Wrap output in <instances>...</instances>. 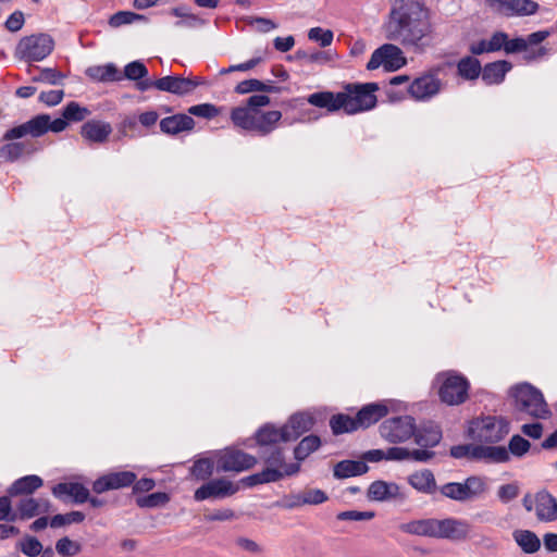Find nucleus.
<instances>
[{
	"label": "nucleus",
	"mask_w": 557,
	"mask_h": 557,
	"mask_svg": "<svg viewBox=\"0 0 557 557\" xmlns=\"http://www.w3.org/2000/svg\"><path fill=\"white\" fill-rule=\"evenodd\" d=\"M28 135L32 137H40L48 131L60 133L64 131L67 123L62 119L51 121L49 114H39L25 122Z\"/></svg>",
	"instance_id": "a211bd4d"
},
{
	"label": "nucleus",
	"mask_w": 557,
	"mask_h": 557,
	"mask_svg": "<svg viewBox=\"0 0 557 557\" xmlns=\"http://www.w3.org/2000/svg\"><path fill=\"white\" fill-rule=\"evenodd\" d=\"M26 151V145L22 141L8 143L0 148V157L8 161H15Z\"/></svg>",
	"instance_id": "49530a36"
},
{
	"label": "nucleus",
	"mask_w": 557,
	"mask_h": 557,
	"mask_svg": "<svg viewBox=\"0 0 557 557\" xmlns=\"http://www.w3.org/2000/svg\"><path fill=\"white\" fill-rule=\"evenodd\" d=\"M442 82L434 74H424L417 77L408 87V92L416 100H428L437 95L441 90Z\"/></svg>",
	"instance_id": "f3484780"
},
{
	"label": "nucleus",
	"mask_w": 557,
	"mask_h": 557,
	"mask_svg": "<svg viewBox=\"0 0 557 557\" xmlns=\"http://www.w3.org/2000/svg\"><path fill=\"white\" fill-rule=\"evenodd\" d=\"M314 421L310 414L301 412L293 414L288 422L284 425L285 430L287 431L288 441L297 440L304 433L311 430Z\"/></svg>",
	"instance_id": "cd10ccee"
},
{
	"label": "nucleus",
	"mask_w": 557,
	"mask_h": 557,
	"mask_svg": "<svg viewBox=\"0 0 557 557\" xmlns=\"http://www.w3.org/2000/svg\"><path fill=\"white\" fill-rule=\"evenodd\" d=\"M136 480L132 471L111 472L98 478L92 484V491L102 494L110 490H117L131 486Z\"/></svg>",
	"instance_id": "dca6fc26"
},
{
	"label": "nucleus",
	"mask_w": 557,
	"mask_h": 557,
	"mask_svg": "<svg viewBox=\"0 0 557 557\" xmlns=\"http://www.w3.org/2000/svg\"><path fill=\"white\" fill-rule=\"evenodd\" d=\"M85 520V515L82 511H71L64 515L58 513L50 520L51 528H60L65 524L81 523Z\"/></svg>",
	"instance_id": "a18cd8bd"
},
{
	"label": "nucleus",
	"mask_w": 557,
	"mask_h": 557,
	"mask_svg": "<svg viewBox=\"0 0 557 557\" xmlns=\"http://www.w3.org/2000/svg\"><path fill=\"white\" fill-rule=\"evenodd\" d=\"M170 500L166 493L157 492L147 496L138 497L136 504L140 508H156L165 505Z\"/></svg>",
	"instance_id": "c03bdc74"
},
{
	"label": "nucleus",
	"mask_w": 557,
	"mask_h": 557,
	"mask_svg": "<svg viewBox=\"0 0 557 557\" xmlns=\"http://www.w3.org/2000/svg\"><path fill=\"white\" fill-rule=\"evenodd\" d=\"M515 410L534 419H548L552 411L540 389L529 383L518 384L510 389Z\"/></svg>",
	"instance_id": "7ed1b4c3"
},
{
	"label": "nucleus",
	"mask_w": 557,
	"mask_h": 557,
	"mask_svg": "<svg viewBox=\"0 0 557 557\" xmlns=\"http://www.w3.org/2000/svg\"><path fill=\"white\" fill-rule=\"evenodd\" d=\"M263 88V82L257 78L245 79L238 83L235 87V91L239 95H245L255 91H261Z\"/></svg>",
	"instance_id": "69168bd1"
},
{
	"label": "nucleus",
	"mask_w": 557,
	"mask_h": 557,
	"mask_svg": "<svg viewBox=\"0 0 557 557\" xmlns=\"http://www.w3.org/2000/svg\"><path fill=\"white\" fill-rule=\"evenodd\" d=\"M188 113L195 116L205 117V119H213L218 115V109L215 106L211 103H200L196 106H191L188 109Z\"/></svg>",
	"instance_id": "13d9d810"
},
{
	"label": "nucleus",
	"mask_w": 557,
	"mask_h": 557,
	"mask_svg": "<svg viewBox=\"0 0 557 557\" xmlns=\"http://www.w3.org/2000/svg\"><path fill=\"white\" fill-rule=\"evenodd\" d=\"M238 487L226 479H214L202 484L195 491L194 498L197 502L214 498L222 499L234 495Z\"/></svg>",
	"instance_id": "2eb2a0df"
},
{
	"label": "nucleus",
	"mask_w": 557,
	"mask_h": 557,
	"mask_svg": "<svg viewBox=\"0 0 557 557\" xmlns=\"http://www.w3.org/2000/svg\"><path fill=\"white\" fill-rule=\"evenodd\" d=\"M300 465L298 462L288 465V468L274 469L270 467H265L262 471L259 472L262 484L277 482L282 480L284 476L293 475L299 472Z\"/></svg>",
	"instance_id": "c9c22d12"
},
{
	"label": "nucleus",
	"mask_w": 557,
	"mask_h": 557,
	"mask_svg": "<svg viewBox=\"0 0 557 557\" xmlns=\"http://www.w3.org/2000/svg\"><path fill=\"white\" fill-rule=\"evenodd\" d=\"M442 496L459 502H472L483 498L488 492V478L482 475H470L463 482H448L437 486Z\"/></svg>",
	"instance_id": "39448f33"
},
{
	"label": "nucleus",
	"mask_w": 557,
	"mask_h": 557,
	"mask_svg": "<svg viewBox=\"0 0 557 557\" xmlns=\"http://www.w3.org/2000/svg\"><path fill=\"white\" fill-rule=\"evenodd\" d=\"M55 550L63 557H72L81 552V545L67 536H64L57 541Z\"/></svg>",
	"instance_id": "8fccbe9b"
},
{
	"label": "nucleus",
	"mask_w": 557,
	"mask_h": 557,
	"mask_svg": "<svg viewBox=\"0 0 557 557\" xmlns=\"http://www.w3.org/2000/svg\"><path fill=\"white\" fill-rule=\"evenodd\" d=\"M54 41L47 34L24 37L16 47V53L26 61H41L53 50Z\"/></svg>",
	"instance_id": "1a4fd4ad"
},
{
	"label": "nucleus",
	"mask_w": 557,
	"mask_h": 557,
	"mask_svg": "<svg viewBox=\"0 0 557 557\" xmlns=\"http://www.w3.org/2000/svg\"><path fill=\"white\" fill-rule=\"evenodd\" d=\"M369 471V466L361 460H342L334 466L333 475L336 479H347L362 475Z\"/></svg>",
	"instance_id": "2f4dec72"
},
{
	"label": "nucleus",
	"mask_w": 557,
	"mask_h": 557,
	"mask_svg": "<svg viewBox=\"0 0 557 557\" xmlns=\"http://www.w3.org/2000/svg\"><path fill=\"white\" fill-rule=\"evenodd\" d=\"M535 516L541 522H553L557 520V499L546 490L535 494Z\"/></svg>",
	"instance_id": "6ab92c4d"
},
{
	"label": "nucleus",
	"mask_w": 557,
	"mask_h": 557,
	"mask_svg": "<svg viewBox=\"0 0 557 557\" xmlns=\"http://www.w3.org/2000/svg\"><path fill=\"white\" fill-rule=\"evenodd\" d=\"M409 485L417 492L433 495L437 492V484L433 472L429 469L414 471L407 479Z\"/></svg>",
	"instance_id": "4be33fe9"
},
{
	"label": "nucleus",
	"mask_w": 557,
	"mask_h": 557,
	"mask_svg": "<svg viewBox=\"0 0 557 557\" xmlns=\"http://www.w3.org/2000/svg\"><path fill=\"white\" fill-rule=\"evenodd\" d=\"M195 127L194 119L188 114H174L160 121V129L166 135H178Z\"/></svg>",
	"instance_id": "aec40b11"
},
{
	"label": "nucleus",
	"mask_w": 557,
	"mask_h": 557,
	"mask_svg": "<svg viewBox=\"0 0 557 557\" xmlns=\"http://www.w3.org/2000/svg\"><path fill=\"white\" fill-rule=\"evenodd\" d=\"M17 511H18L20 518L23 520L30 519V518L37 516L38 515L37 498H33V497L22 498L17 504Z\"/></svg>",
	"instance_id": "864d4df0"
},
{
	"label": "nucleus",
	"mask_w": 557,
	"mask_h": 557,
	"mask_svg": "<svg viewBox=\"0 0 557 557\" xmlns=\"http://www.w3.org/2000/svg\"><path fill=\"white\" fill-rule=\"evenodd\" d=\"M382 28L387 40L414 50L428 47L433 33L430 11L423 0H391Z\"/></svg>",
	"instance_id": "f257e3e1"
},
{
	"label": "nucleus",
	"mask_w": 557,
	"mask_h": 557,
	"mask_svg": "<svg viewBox=\"0 0 557 557\" xmlns=\"http://www.w3.org/2000/svg\"><path fill=\"white\" fill-rule=\"evenodd\" d=\"M399 529L404 533L411 535L462 542L469 537L471 525L463 519L426 518L401 523Z\"/></svg>",
	"instance_id": "f03ea898"
},
{
	"label": "nucleus",
	"mask_w": 557,
	"mask_h": 557,
	"mask_svg": "<svg viewBox=\"0 0 557 557\" xmlns=\"http://www.w3.org/2000/svg\"><path fill=\"white\" fill-rule=\"evenodd\" d=\"M301 494L305 505H320L329 499L327 494L320 488H305Z\"/></svg>",
	"instance_id": "5fc2aeb1"
},
{
	"label": "nucleus",
	"mask_w": 557,
	"mask_h": 557,
	"mask_svg": "<svg viewBox=\"0 0 557 557\" xmlns=\"http://www.w3.org/2000/svg\"><path fill=\"white\" fill-rule=\"evenodd\" d=\"M86 75L96 82L102 83L115 82L122 78L116 66L113 63H108L106 65L89 66L86 70Z\"/></svg>",
	"instance_id": "72a5a7b5"
},
{
	"label": "nucleus",
	"mask_w": 557,
	"mask_h": 557,
	"mask_svg": "<svg viewBox=\"0 0 557 557\" xmlns=\"http://www.w3.org/2000/svg\"><path fill=\"white\" fill-rule=\"evenodd\" d=\"M307 101L311 106L326 109L329 112L338 111L344 104L342 95L339 92L334 94L332 91L313 92L308 96Z\"/></svg>",
	"instance_id": "c85d7f7f"
},
{
	"label": "nucleus",
	"mask_w": 557,
	"mask_h": 557,
	"mask_svg": "<svg viewBox=\"0 0 557 557\" xmlns=\"http://www.w3.org/2000/svg\"><path fill=\"white\" fill-rule=\"evenodd\" d=\"M407 60L403 50L394 44H384L375 49L367 64V70L373 71L383 66L387 72H394L406 65Z\"/></svg>",
	"instance_id": "9d476101"
},
{
	"label": "nucleus",
	"mask_w": 557,
	"mask_h": 557,
	"mask_svg": "<svg viewBox=\"0 0 557 557\" xmlns=\"http://www.w3.org/2000/svg\"><path fill=\"white\" fill-rule=\"evenodd\" d=\"M388 413V409L384 404H369L363 406L357 413L356 419L359 428H369L380 421Z\"/></svg>",
	"instance_id": "393cba45"
},
{
	"label": "nucleus",
	"mask_w": 557,
	"mask_h": 557,
	"mask_svg": "<svg viewBox=\"0 0 557 557\" xmlns=\"http://www.w3.org/2000/svg\"><path fill=\"white\" fill-rule=\"evenodd\" d=\"M111 133V124L99 120L87 121L81 129V134L85 139L98 144L107 141Z\"/></svg>",
	"instance_id": "5701e85b"
},
{
	"label": "nucleus",
	"mask_w": 557,
	"mask_h": 557,
	"mask_svg": "<svg viewBox=\"0 0 557 557\" xmlns=\"http://www.w3.org/2000/svg\"><path fill=\"white\" fill-rule=\"evenodd\" d=\"M141 20H146V17L131 11H119L110 17L109 24L112 27H120L122 25L131 24L135 21Z\"/></svg>",
	"instance_id": "09e8293b"
},
{
	"label": "nucleus",
	"mask_w": 557,
	"mask_h": 557,
	"mask_svg": "<svg viewBox=\"0 0 557 557\" xmlns=\"http://www.w3.org/2000/svg\"><path fill=\"white\" fill-rule=\"evenodd\" d=\"M476 449L475 444H462L455 445L450 448V456L456 459L467 458L470 460L475 459L474 450Z\"/></svg>",
	"instance_id": "bf43d9fd"
},
{
	"label": "nucleus",
	"mask_w": 557,
	"mask_h": 557,
	"mask_svg": "<svg viewBox=\"0 0 557 557\" xmlns=\"http://www.w3.org/2000/svg\"><path fill=\"white\" fill-rule=\"evenodd\" d=\"M367 496L374 502L395 499L400 497V487L394 482L377 480L370 484Z\"/></svg>",
	"instance_id": "412c9836"
},
{
	"label": "nucleus",
	"mask_w": 557,
	"mask_h": 557,
	"mask_svg": "<svg viewBox=\"0 0 557 557\" xmlns=\"http://www.w3.org/2000/svg\"><path fill=\"white\" fill-rule=\"evenodd\" d=\"M511 63L505 60L487 63L482 69V81L486 85L499 84L504 81L506 74L511 70Z\"/></svg>",
	"instance_id": "7c9ffc66"
},
{
	"label": "nucleus",
	"mask_w": 557,
	"mask_h": 557,
	"mask_svg": "<svg viewBox=\"0 0 557 557\" xmlns=\"http://www.w3.org/2000/svg\"><path fill=\"white\" fill-rule=\"evenodd\" d=\"M257 443L261 447H272L282 442H289L284 425L276 428L273 424H265L256 434Z\"/></svg>",
	"instance_id": "a878e982"
},
{
	"label": "nucleus",
	"mask_w": 557,
	"mask_h": 557,
	"mask_svg": "<svg viewBox=\"0 0 557 557\" xmlns=\"http://www.w3.org/2000/svg\"><path fill=\"white\" fill-rule=\"evenodd\" d=\"M531 443L519 434L512 435L509 440L507 450L509 456L512 455L516 458H522L529 453Z\"/></svg>",
	"instance_id": "79ce46f5"
},
{
	"label": "nucleus",
	"mask_w": 557,
	"mask_h": 557,
	"mask_svg": "<svg viewBox=\"0 0 557 557\" xmlns=\"http://www.w3.org/2000/svg\"><path fill=\"white\" fill-rule=\"evenodd\" d=\"M374 516L373 511L347 510L339 512L337 519L341 521H363L371 520Z\"/></svg>",
	"instance_id": "0e129e2a"
},
{
	"label": "nucleus",
	"mask_w": 557,
	"mask_h": 557,
	"mask_svg": "<svg viewBox=\"0 0 557 557\" xmlns=\"http://www.w3.org/2000/svg\"><path fill=\"white\" fill-rule=\"evenodd\" d=\"M414 419L400 416L386 419L380 425L381 436L389 443L397 444L408 441L414 433Z\"/></svg>",
	"instance_id": "f8f14e48"
},
{
	"label": "nucleus",
	"mask_w": 557,
	"mask_h": 557,
	"mask_svg": "<svg viewBox=\"0 0 557 557\" xmlns=\"http://www.w3.org/2000/svg\"><path fill=\"white\" fill-rule=\"evenodd\" d=\"M147 75L148 70L141 61H133L124 67V77L129 81H139L146 78Z\"/></svg>",
	"instance_id": "3c124183"
},
{
	"label": "nucleus",
	"mask_w": 557,
	"mask_h": 557,
	"mask_svg": "<svg viewBox=\"0 0 557 557\" xmlns=\"http://www.w3.org/2000/svg\"><path fill=\"white\" fill-rule=\"evenodd\" d=\"M281 119L282 113L277 110L264 112L248 109H232L231 111V120L236 127L259 136L271 134L276 128Z\"/></svg>",
	"instance_id": "20e7f679"
},
{
	"label": "nucleus",
	"mask_w": 557,
	"mask_h": 557,
	"mask_svg": "<svg viewBox=\"0 0 557 557\" xmlns=\"http://www.w3.org/2000/svg\"><path fill=\"white\" fill-rule=\"evenodd\" d=\"M244 21L248 25H257V29L261 33H268L277 27V25L270 18L261 17V16H247Z\"/></svg>",
	"instance_id": "e2e57ef3"
},
{
	"label": "nucleus",
	"mask_w": 557,
	"mask_h": 557,
	"mask_svg": "<svg viewBox=\"0 0 557 557\" xmlns=\"http://www.w3.org/2000/svg\"><path fill=\"white\" fill-rule=\"evenodd\" d=\"M257 463L256 457L239 449H225L216 458L218 472H242Z\"/></svg>",
	"instance_id": "ddd939ff"
},
{
	"label": "nucleus",
	"mask_w": 557,
	"mask_h": 557,
	"mask_svg": "<svg viewBox=\"0 0 557 557\" xmlns=\"http://www.w3.org/2000/svg\"><path fill=\"white\" fill-rule=\"evenodd\" d=\"M213 461L209 458L197 460L191 467V474L197 480H207L213 473Z\"/></svg>",
	"instance_id": "de8ad7c7"
},
{
	"label": "nucleus",
	"mask_w": 557,
	"mask_h": 557,
	"mask_svg": "<svg viewBox=\"0 0 557 557\" xmlns=\"http://www.w3.org/2000/svg\"><path fill=\"white\" fill-rule=\"evenodd\" d=\"M486 8L504 17L530 16L539 11V3L533 0H484Z\"/></svg>",
	"instance_id": "9b49d317"
},
{
	"label": "nucleus",
	"mask_w": 557,
	"mask_h": 557,
	"mask_svg": "<svg viewBox=\"0 0 557 557\" xmlns=\"http://www.w3.org/2000/svg\"><path fill=\"white\" fill-rule=\"evenodd\" d=\"M278 505L282 508L288 509V510L305 506V504L302 503L301 491L297 492V493H290V494L283 496V498L281 499Z\"/></svg>",
	"instance_id": "338daca9"
},
{
	"label": "nucleus",
	"mask_w": 557,
	"mask_h": 557,
	"mask_svg": "<svg viewBox=\"0 0 557 557\" xmlns=\"http://www.w3.org/2000/svg\"><path fill=\"white\" fill-rule=\"evenodd\" d=\"M474 460H484L488 463H505L510 460L509 451L505 446L476 445Z\"/></svg>",
	"instance_id": "c756f323"
},
{
	"label": "nucleus",
	"mask_w": 557,
	"mask_h": 557,
	"mask_svg": "<svg viewBox=\"0 0 557 557\" xmlns=\"http://www.w3.org/2000/svg\"><path fill=\"white\" fill-rule=\"evenodd\" d=\"M520 487L518 483H508L500 485L497 490V497L503 504H507L519 496Z\"/></svg>",
	"instance_id": "4d7b16f0"
},
{
	"label": "nucleus",
	"mask_w": 557,
	"mask_h": 557,
	"mask_svg": "<svg viewBox=\"0 0 557 557\" xmlns=\"http://www.w3.org/2000/svg\"><path fill=\"white\" fill-rule=\"evenodd\" d=\"M417 445L423 448H433L437 446L442 440V431L437 425L426 424L420 428L414 425L412 435Z\"/></svg>",
	"instance_id": "bb28decb"
},
{
	"label": "nucleus",
	"mask_w": 557,
	"mask_h": 557,
	"mask_svg": "<svg viewBox=\"0 0 557 557\" xmlns=\"http://www.w3.org/2000/svg\"><path fill=\"white\" fill-rule=\"evenodd\" d=\"M377 88L375 83L347 84L345 90L339 92L344 102L342 109L347 114H356L373 109L376 104L374 91Z\"/></svg>",
	"instance_id": "0eeeda50"
},
{
	"label": "nucleus",
	"mask_w": 557,
	"mask_h": 557,
	"mask_svg": "<svg viewBox=\"0 0 557 557\" xmlns=\"http://www.w3.org/2000/svg\"><path fill=\"white\" fill-rule=\"evenodd\" d=\"M42 479L38 475L32 474L16 480L9 488V494L12 496L32 494L37 488L42 486Z\"/></svg>",
	"instance_id": "f704fd0d"
},
{
	"label": "nucleus",
	"mask_w": 557,
	"mask_h": 557,
	"mask_svg": "<svg viewBox=\"0 0 557 557\" xmlns=\"http://www.w3.org/2000/svg\"><path fill=\"white\" fill-rule=\"evenodd\" d=\"M270 97L267 95H252L246 100L244 106L236 107L235 109L262 111L261 108L270 104Z\"/></svg>",
	"instance_id": "052dcab7"
},
{
	"label": "nucleus",
	"mask_w": 557,
	"mask_h": 557,
	"mask_svg": "<svg viewBox=\"0 0 557 557\" xmlns=\"http://www.w3.org/2000/svg\"><path fill=\"white\" fill-rule=\"evenodd\" d=\"M321 446V440L318 435H308L304 437L294 449V457L299 461H304L310 454Z\"/></svg>",
	"instance_id": "e433bc0d"
},
{
	"label": "nucleus",
	"mask_w": 557,
	"mask_h": 557,
	"mask_svg": "<svg viewBox=\"0 0 557 557\" xmlns=\"http://www.w3.org/2000/svg\"><path fill=\"white\" fill-rule=\"evenodd\" d=\"M235 544L240 549H243L251 555L260 556L264 552L263 547L259 543H257L256 541L250 540L248 537H244V536L237 537L235 541Z\"/></svg>",
	"instance_id": "680f3d73"
},
{
	"label": "nucleus",
	"mask_w": 557,
	"mask_h": 557,
	"mask_svg": "<svg viewBox=\"0 0 557 557\" xmlns=\"http://www.w3.org/2000/svg\"><path fill=\"white\" fill-rule=\"evenodd\" d=\"M89 113L90 111L86 107H82L77 102L71 101L64 107L61 119L67 124L69 122H81L84 121Z\"/></svg>",
	"instance_id": "a19ab883"
},
{
	"label": "nucleus",
	"mask_w": 557,
	"mask_h": 557,
	"mask_svg": "<svg viewBox=\"0 0 557 557\" xmlns=\"http://www.w3.org/2000/svg\"><path fill=\"white\" fill-rule=\"evenodd\" d=\"M17 548L27 557H37L42 550V544L35 536L26 535L17 543Z\"/></svg>",
	"instance_id": "37998d69"
},
{
	"label": "nucleus",
	"mask_w": 557,
	"mask_h": 557,
	"mask_svg": "<svg viewBox=\"0 0 557 557\" xmlns=\"http://www.w3.org/2000/svg\"><path fill=\"white\" fill-rule=\"evenodd\" d=\"M308 38L312 41L319 42L322 48H325L331 46L333 42L334 34L331 29L312 27L308 32Z\"/></svg>",
	"instance_id": "603ef678"
},
{
	"label": "nucleus",
	"mask_w": 557,
	"mask_h": 557,
	"mask_svg": "<svg viewBox=\"0 0 557 557\" xmlns=\"http://www.w3.org/2000/svg\"><path fill=\"white\" fill-rule=\"evenodd\" d=\"M201 84L202 81L199 77L168 75L156 79L154 88L160 91H166L183 97L191 94Z\"/></svg>",
	"instance_id": "4468645a"
},
{
	"label": "nucleus",
	"mask_w": 557,
	"mask_h": 557,
	"mask_svg": "<svg viewBox=\"0 0 557 557\" xmlns=\"http://www.w3.org/2000/svg\"><path fill=\"white\" fill-rule=\"evenodd\" d=\"M441 384L438 389L440 398L449 406L460 405L468 398L469 382L461 374L444 372L436 376Z\"/></svg>",
	"instance_id": "6e6552de"
},
{
	"label": "nucleus",
	"mask_w": 557,
	"mask_h": 557,
	"mask_svg": "<svg viewBox=\"0 0 557 557\" xmlns=\"http://www.w3.org/2000/svg\"><path fill=\"white\" fill-rule=\"evenodd\" d=\"M458 73L466 79H475L482 74L481 63L473 57H465L457 64Z\"/></svg>",
	"instance_id": "ea45409f"
},
{
	"label": "nucleus",
	"mask_w": 557,
	"mask_h": 557,
	"mask_svg": "<svg viewBox=\"0 0 557 557\" xmlns=\"http://www.w3.org/2000/svg\"><path fill=\"white\" fill-rule=\"evenodd\" d=\"M64 76L54 69H41L37 76L33 77L34 82H42L50 85H59Z\"/></svg>",
	"instance_id": "6e6d98bb"
},
{
	"label": "nucleus",
	"mask_w": 557,
	"mask_h": 557,
	"mask_svg": "<svg viewBox=\"0 0 557 557\" xmlns=\"http://www.w3.org/2000/svg\"><path fill=\"white\" fill-rule=\"evenodd\" d=\"M509 433V423L506 419L486 416L474 419L468 428V436L479 443L496 444Z\"/></svg>",
	"instance_id": "423d86ee"
},
{
	"label": "nucleus",
	"mask_w": 557,
	"mask_h": 557,
	"mask_svg": "<svg viewBox=\"0 0 557 557\" xmlns=\"http://www.w3.org/2000/svg\"><path fill=\"white\" fill-rule=\"evenodd\" d=\"M330 426L335 435L356 431L359 425L356 418L347 414H335L330 420Z\"/></svg>",
	"instance_id": "4c0bfd02"
},
{
	"label": "nucleus",
	"mask_w": 557,
	"mask_h": 557,
	"mask_svg": "<svg viewBox=\"0 0 557 557\" xmlns=\"http://www.w3.org/2000/svg\"><path fill=\"white\" fill-rule=\"evenodd\" d=\"M512 537L524 554H534L541 548L539 536L530 530H515Z\"/></svg>",
	"instance_id": "473e14b6"
},
{
	"label": "nucleus",
	"mask_w": 557,
	"mask_h": 557,
	"mask_svg": "<svg viewBox=\"0 0 557 557\" xmlns=\"http://www.w3.org/2000/svg\"><path fill=\"white\" fill-rule=\"evenodd\" d=\"M64 96V91L62 89L59 90H49V91H41L39 95V101L52 107L59 104Z\"/></svg>",
	"instance_id": "774afa93"
},
{
	"label": "nucleus",
	"mask_w": 557,
	"mask_h": 557,
	"mask_svg": "<svg viewBox=\"0 0 557 557\" xmlns=\"http://www.w3.org/2000/svg\"><path fill=\"white\" fill-rule=\"evenodd\" d=\"M52 494L59 499L71 496L76 504H83L89 499V491L83 484L76 482L58 483L52 488Z\"/></svg>",
	"instance_id": "b1692460"
},
{
	"label": "nucleus",
	"mask_w": 557,
	"mask_h": 557,
	"mask_svg": "<svg viewBox=\"0 0 557 557\" xmlns=\"http://www.w3.org/2000/svg\"><path fill=\"white\" fill-rule=\"evenodd\" d=\"M261 458L265 462L267 467L274 469L288 468L289 463L285 462L283 450L276 446L272 447H262Z\"/></svg>",
	"instance_id": "58836bf2"
}]
</instances>
